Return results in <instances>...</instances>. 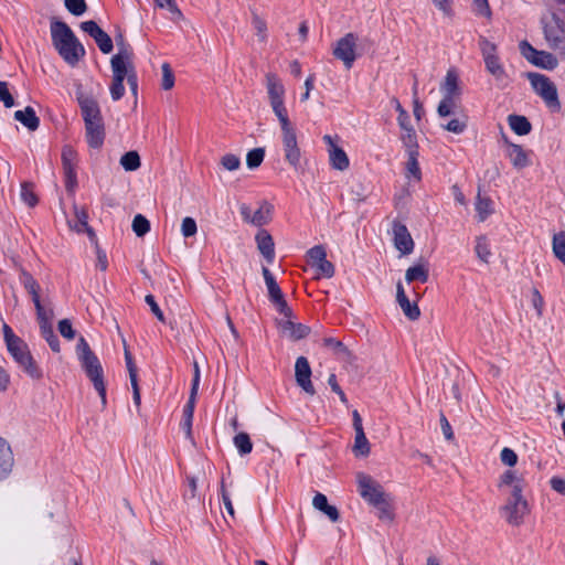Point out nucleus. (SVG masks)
I'll list each match as a JSON object with an SVG mask.
<instances>
[{
  "instance_id": "31",
  "label": "nucleus",
  "mask_w": 565,
  "mask_h": 565,
  "mask_svg": "<svg viewBox=\"0 0 565 565\" xmlns=\"http://www.w3.org/2000/svg\"><path fill=\"white\" fill-rule=\"evenodd\" d=\"M14 118L31 131H34L39 128V117L35 115L34 109L30 106L25 107L23 110H17L14 113Z\"/></svg>"
},
{
  "instance_id": "51",
  "label": "nucleus",
  "mask_w": 565,
  "mask_h": 565,
  "mask_svg": "<svg viewBox=\"0 0 565 565\" xmlns=\"http://www.w3.org/2000/svg\"><path fill=\"white\" fill-rule=\"evenodd\" d=\"M21 199L30 207H34L38 204V196L33 191V188L29 183L21 185Z\"/></svg>"
},
{
  "instance_id": "36",
  "label": "nucleus",
  "mask_w": 565,
  "mask_h": 565,
  "mask_svg": "<svg viewBox=\"0 0 565 565\" xmlns=\"http://www.w3.org/2000/svg\"><path fill=\"white\" fill-rule=\"evenodd\" d=\"M119 163L125 171L132 172L141 167V159L136 150H130L120 157Z\"/></svg>"
},
{
  "instance_id": "43",
  "label": "nucleus",
  "mask_w": 565,
  "mask_h": 565,
  "mask_svg": "<svg viewBox=\"0 0 565 565\" xmlns=\"http://www.w3.org/2000/svg\"><path fill=\"white\" fill-rule=\"evenodd\" d=\"M458 102L459 97L443 96V99L437 107L438 115L440 117H447L454 114L455 108L458 106Z\"/></svg>"
},
{
  "instance_id": "44",
  "label": "nucleus",
  "mask_w": 565,
  "mask_h": 565,
  "mask_svg": "<svg viewBox=\"0 0 565 565\" xmlns=\"http://www.w3.org/2000/svg\"><path fill=\"white\" fill-rule=\"evenodd\" d=\"M418 152H411L408 153V160L406 162V177L414 178L416 181H420L422 179V171L417 161Z\"/></svg>"
},
{
  "instance_id": "29",
  "label": "nucleus",
  "mask_w": 565,
  "mask_h": 565,
  "mask_svg": "<svg viewBox=\"0 0 565 565\" xmlns=\"http://www.w3.org/2000/svg\"><path fill=\"white\" fill-rule=\"evenodd\" d=\"M443 96L459 97L461 94L459 85V75L455 70H448L440 85Z\"/></svg>"
},
{
  "instance_id": "57",
  "label": "nucleus",
  "mask_w": 565,
  "mask_h": 565,
  "mask_svg": "<svg viewBox=\"0 0 565 565\" xmlns=\"http://www.w3.org/2000/svg\"><path fill=\"white\" fill-rule=\"evenodd\" d=\"M58 331L61 335L67 340H73L75 338V331L72 327L71 320L62 319L58 321Z\"/></svg>"
},
{
  "instance_id": "32",
  "label": "nucleus",
  "mask_w": 565,
  "mask_h": 565,
  "mask_svg": "<svg viewBox=\"0 0 565 565\" xmlns=\"http://www.w3.org/2000/svg\"><path fill=\"white\" fill-rule=\"evenodd\" d=\"M274 206L264 201L259 204L258 209L253 212L250 223L257 226L267 224L271 220Z\"/></svg>"
},
{
  "instance_id": "20",
  "label": "nucleus",
  "mask_w": 565,
  "mask_h": 565,
  "mask_svg": "<svg viewBox=\"0 0 565 565\" xmlns=\"http://www.w3.org/2000/svg\"><path fill=\"white\" fill-rule=\"evenodd\" d=\"M81 29L95 40L96 44L103 53L108 54L111 52L113 41L110 36L104 32L95 21L82 22Z\"/></svg>"
},
{
  "instance_id": "13",
  "label": "nucleus",
  "mask_w": 565,
  "mask_h": 565,
  "mask_svg": "<svg viewBox=\"0 0 565 565\" xmlns=\"http://www.w3.org/2000/svg\"><path fill=\"white\" fill-rule=\"evenodd\" d=\"M113 77L128 79L134 75L135 66L132 62V51L122 44L118 53L113 55L110 60Z\"/></svg>"
},
{
  "instance_id": "49",
  "label": "nucleus",
  "mask_w": 565,
  "mask_h": 565,
  "mask_svg": "<svg viewBox=\"0 0 565 565\" xmlns=\"http://www.w3.org/2000/svg\"><path fill=\"white\" fill-rule=\"evenodd\" d=\"M499 456L503 466L508 467V469H514L518 463L519 456L512 448H502Z\"/></svg>"
},
{
  "instance_id": "25",
  "label": "nucleus",
  "mask_w": 565,
  "mask_h": 565,
  "mask_svg": "<svg viewBox=\"0 0 565 565\" xmlns=\"http://www.w3.org/2000/svg\"><path fill=\"white\" fill-rule=\"evenodd\" d=\"M396 301L403 310L404 315L409 320H417L420 316V310L416 302H411L405 294V289L401 281L396 285Z\"/></svg>"
},
{
  "instance_id": "55",
  "label": "nucleus",
  "mask_w": 565,
  "mask_h": 565,
  "mask_svg": "<svg viewBox=\"0 0 565 565\" xmlns=\"http://www.w3.org/2000/svg\"><path fill=\"white\" fill-rule=\"evenodd\" d=\"M124 81L125 79L115 78V77H113V79H111V83L109 86V92H110L111 99L115 102L119 100L125 94Z\"/></svg>"
},
{
  "instance_id": "23",
  "label": "nucleus",
  "mask_w": 565,
  "mask_h": 565,
  "mask_svg": "<svg viewBox=\"0 0 565 565\" xmlns=\"http://www.w3.org/2000/svg\"><path fill=\"white\" fill-rule=\"evenodd\" d=\"M85 137L88 146L99 149L105 140V125L103 120L85 124Z\"/></svg>"
},
{
  "instance_id": "54",
  "label": "nucleus",
  "mask_w": 565,
  "mask_h": 565,
  "mask_svg": "<svg viewBox=\"0 0 565 565\" xmlns=\"http://www.w3.org/2000/svg\"><path fill=\"white\" fill-rule=\"evenodd\" d=\"M198 232V225L193 217L186 216L182 220L181 223V233L182 235L188 238L192 237Z\"/></svg>"
},
{
  "instance_id": "39",
  "label": "nucleus",
  "mask_w": 565,
  "mask_h": 565,
  "mask_svg": "<svg viewBox=\"0 0 565 565\" xmlns=\"http://www.w3.org/2000/svg\"><path fill=\"white\" fill-rule=\"evenodd\" d=\"M475 252H476L478 258L482 263L489 264V262L491 259V256H492V253H491L490 244H489L488 239L484 236L477 237L476 246H475Z\"/></svg>"
},
{
  "instance_id": "56",
  "label": "nucleus",
  "mask_w": 565,
  "mask_h": 565,
  "mask_svg": "<svg viewBox=\"0 0 565 565\" xmlns=\"http://www.w3.org/2000/svg\"><path fill=\"white\" fill-rule=\"evenodd\" d=\"M65 7L74 15H82L87 9L85 0H65Z\"/></svg>"
},
{
  "instance_id": "33",
  "label": "nucleus",
  "mask_w": 565,
  "mask_h": 565,
  "mask_svg": "<svg viewBox=\"0 0 565 565\" xmlns=\"http://www.w3.org/2000/svg\"><path fill=\"white\" fill-rule=\"evenodd\" d=\"M352 452L356 458H366L371 452V445L365 436L364 430L355 431Z\"/></svg>"
},
{
  "instance_id": "1",
  "label": "nucleus",
  "mask_w": 565,
  "mask_h": 565,
  "mask_svg": "<svg viewBox=\"0 0 565 565\" xmlns=\"http://www.w3.org/2000/svg\"><path fill=\"white\" fill-rule=\"evenodd\" d=\"M265 89L268 105L280 128V141L285 161L294 169L300 167L302 151L298 141L296 126L289 117L286 106V87L282 79L274 72L265 74Z\"/></svg>"
},
{
  "instance_id": "24",
  "label": "nucleus",
  "mask_w": 565,
  "mask_h": 565,
  "mask_svg": "<svg viewBox=\"0 0 565 565\" xmlns=\"http://www.w3.org/2000/svg\"><path fill=\"white\" fill-rule=\"evenodd\" d=\"M75 221L70 226L76 233H86L92 239L95 238V232L88 225V212L86 207L73 205Z\"/></svg>"
},
{
  "instance_id": "7",
  "label": "nucleus",
  "mask_w": 565,
  "mask_h": 565,
  "mask_svg": "<svg viewBox=\"0 0 565 565\" xmlns=\"http://www.w3.org/2000/svg\"><path fill=\"white\" fill-rule=\"evenodd\" d=\"M480 50L486 70L495 78V81H504L508 75L502 63L500 62L497 44L487 39H482L480 41Z\"/></svg>"
},
{
  "instance_id": "53",
  "label": "nucleus",
  "mask_w": 565,
  "mask_h": 565,
  "mask_svg": "<svg viewBox=\"0 0 565 565\" xmlns=\"http://www.w3.org/2000/svg\"><path fill=\"white\" fill-rule=\"evenodd\" d=\"M253 26L256 31V36L260 43L267 41V23L264 19L258 15L253 18Z\"/></svg>"
},
{
  "instance_id": "52",
  "label": "nucleus",
  "mask_w": 565,
  "mask_h": 565,
  "mask_svg": "<svg viewBox=\"0 0 565 565\" xmlns=\"http://www.w3.org/2000/svg\"><path fill=\"white\" fill-rule=\"evenodd\" d=\"M435 8L444 18L451 19L455 15L452 0H431Z\"/></svg>"
},
{
  "instance_id": "34",
  "label": "nucleus",
  "mask_w": 565,
  "mask_h": 565,
  "mask_svg": "<svg viewBox=\"0 0 565 565\" xmlns=\"http://www.w3.org/2000/svg\"><path fill=\"white\" fill-rule=\"evenodd\" d=\"M478 220L486 221L493 213V203L489 196L478 193L475 203Z\"/></svg>"
},
{
  "instance_id": "3",
  "label": "nucleus",
  "mask_w": 565,
  "mask_h": 565,
  "mask_svg": "<svg viewBox=\"0 0 565 565\" xmlns=\"http://www.w3.org/2000/svg\"><path fill=\"white\" fill-rule=\"evenodd\" d=\"M22 281L24 288L32 297L42 337L46 340L52 351L58 353L61 351L60 341L51 324L53 312L52 310H46L41 303L40 285L32 275L25 271L22 274Z\"/></svg>"
},
{
  "instance_id": "21",
  "label": "nucleus",
  "mask_w": 565,
  "mask_h": 565,
  "mask_svg": "<svg viewBox=\"0 0 565 565\" xmlns=\"http://www.w3.org/2000/svg\"><path fill=\"white\" fill-rule=\"evenodd\" d=\"M77 100L81 107L84 124L103 120L97 100L86 94H78Z\"/></svg>"
},
{
  "instance_id": "60",
  "label": "nucleus",
  "mask_w": 565,
  "mask_h": 565,
  "mask_svg": "<svg viewBox=\"0 0 565 565\" xmlns=\"http://www.w3.org/2000/svg\"><path fill=\"white\" fill-rule=\"evenodd\" d=\"M532 305L536 311L537 317H542L544 311V298L536 288L532 290Z\"/></svg>"
},
{
  "instance_id": "47",
  "label": "nucleus",
  "mask_w": 565,
  "mask_h": 565,
  "mask_svg": "<svg viewBox=\"0 0 565 565\" xmlns=\"http://www.w3.org/2000/svg\"><path fill=\"white\" fill-rule=\"evenodd\" d=\"M265 158V149L264 148H254L249 150L246 154V166L248 169L258 168Z\"/></svg>"
},
{
  "instance_id": "42",
  "label": "nucleus",
  "mask_w": 565,
  "mask_h": 565,
  "mask_svg": "<svg viewBox=\"0 0 565 565\" xmlns=\"http://www.w3.org/2000/svg\"><path fill=\"white\" fill-rule=\"evenodd\" d=\"M220 166L227 172L237 171L241 168V158L232 152L224 153L220 158Z\"/></svg>"
},
{
  "instance_id": "8",
  "label": "nucleus",
  "mask_w": 565,
  "mask_h": 565,
  "mask_svg": "<svg viewBox=\"0 0 565 565\" xmlns=\"http://www.w3.org/2000/svg\"><path fill=\"white\" fill-rule=\"evenodd\" d=\"M359 36L352 32L340 38L333 46V56L341 61L345 68H351L358 57Z\"/></svg>"
},
{
  "instance_id": "45",
  "label": "nucleus",
  "mask_w": 565,
  "mask_h": 565,
  "mask_svg": "<svg viewBox=\"0 0 565 565\" xmlns=\"http://www.w3.org/2000/svg\"><path fill=\"white\" fill-rule=\"evenodd\" d=\"M233 443L241 455H247L253 449V444L247 433H238L234 436Z\"/></svg>"
},
{
  "instance_id": "12",
  "label": "nucleus",
  "mask_w": 565,
  "mask_h": 565,
  "mask_svg": "<svg viewBox=\"0 0 565 565\" xmlns=\"http://www.w3.org/2000/svg\"><path fill=\"white\" fill-rule=\"evenodd\" d=\"M529 512L530 507L524 495L508 498L505 504L502 507L505 521L513 526L521 525Z\"/></svg>"
},
{
  "instance_id": "63",
  "label": "nucleus",
  "mask_w": 565,
  "mask_h": 565,
  "mask_svg": "<svg viewBox=\"0 0 565 565\" xmlns=\"http://www.w3.org/2000/svg\"><path fill=\"white\" fill-rule=\"evenodd\" d=\"M146 302L149 305L152 313L157 317V319L161 322H166V318L158 303L156 302L153 296L147 295L145 298Z\"/></svg>"
},
{
  "instance_id": "17",
  "label": "nucleus",
  "mask_w": 565,
  "mask_h": 565,
  "mask_svg": "<svg viewBox=\"0 0 565 565\" xmlns=\"http://www.w3.org/2000/svg\"><path fill=\"white\" fill-rule=\"evenodd\" d=\"M338 140V137L323 136V141L328 146V157L331 167L338 171H345L350 166V160L342 147L339 146Z\"/></svg>"
},
{
  "instance_id": "37",
  "label": "nucleus",
  "mask_w": 565,
  "mask_h": 565,
  "mask_svg": "<svg viewBox=\"0 0 565 565\" xmlns=\"http://www.w3.org/2000/svg\"><path fill=\"white\" fill-rule=\"evenodd\" d=\"M532 64L545 70H553L557 66L558 62L553 54L544 51H539L537 54H535V56L533 57Z\"/></svg>"
},
{
  "instance_id": "30",
  "label": "nucleus",
  "mask_w": 565,
  "mask_h": 565,
  "mask_svg": "<svg viewBox=\"0 0 565 565\" xmlns=\"http://www.w3.org/2000/svg\"><path fill=\"white\" fill-rule=\"evenodd\" d=\"M312 505L315 509L323 512L332 522H337L340 519L338 509L328 503V499L323 493H317L313 497Z\"/></svg>"
},
{
  "instance_id": "11",
  "label": "nucleus",
  "mask_w": 565,
  "mask_h": 565,
  "mask_svg": "<svg viewBox=\"0 0 565 565\" xmlns=\"http://www.w3.org/2000/svg\"><path fill=\"white\" fill-rule=\"evenodd\" d=\"M307 260L316 270V279L333 277L334 266L327 259V252L322 245L310 248L307 252Z\"/></svg>"
},
{
  "instance_id": "27",
  "label": "nucleus",
  "mask_w": 565,
  "mask_h": 565,
  "mask_svg": "<svg viewBox=\"0 0 565 565\" xmlns=\"http://www.w3.org/2000/svg\"><path fill=\"white\" fill-rule=\"evenodd\" d=\"M255 241L259 253L268 263H273L275 258V244L271 235L266 230H260L256 234Z\"/></svg>"
},
{
  "instance_id": "59",
  "label": "nucleus",
  "mask_w": 565,
  "mask_h": 565,
  "mask_svg": "<svg viewBox=\"0 0 565 565\" xmlns=\"http://www.w3.org/2000/svg\"><path fill=\"white\" fill-rule=\"evenodd\" d=\"M324 344L327 347L332 348L335 351V353H338V354H341V355H344V356H349L350 355L349 349L341 341H338V340L332 339V338H327V339H324Z\"/></svg>"
},
{
  "instance_id": "5",
  "label": "nucleus",
  "mask_w": 565,
  "mask_h": 565,
  "mask_svg": "<svg viewBox=\"0 0 565 565\" xmlns=\"http://www.w3.org/2000/svg\"><path fill=\"white\" fill-rule=\"evenodd\" d=\"M355 480L360 497L370 505L375 504L388 494L377 480L365 472H358L355 475Z\"/></svg>"
},
{
  "instance_id": "2",
  "label": "nucleus",
  "mask_w": 565,
  "mask_h": 565,
  "mask_svg": "<svg viewBox=\"0 0 565 565\" xmlns=\"http://www.w3.org/2000/svg\"><path fill=\"white\" fill-rule=\"evenodd\" d=\"M51 36L55 50L68 65L75 66L84 57V46L65 22L53 21Z\"/></svg>"
},
{
  "instance_id": "15",
  "label": "nucleus",
  "mask_w": 565,
  "mask_h": 565,
  "mask_svg": "<svg viewBox=\"0 0 565 565\" xmlns=\"http://www.w3.org/2000/svg\"><path fill=\"white\" fill-rule=\"evenodd\" d=\"M262 274H263V277H264V280H265V284L267 287V291H268V297H269L271 303L276 307V309L281 315H287V316L290 315L291 309L287 305L284 294H282L280 287L278 286L275 277L270 273V270L267 267H263Z\"/></svg>"
},
{
  "instance_id": "18",
  "label": "nucleus",
  "mask_w": 565,
  "mask_h": 565,
  "mask_svg": "<svg viewBox=\"0 0 565 565\" xmlns=\"http://www.w3.org/2000/svg\"><path fill=\"white\" fill-rule=\"evenodd\" d=\"M284 317L277 321V327L282 337L291 341H298L306 338L310 329L309 327L297 323L292 320V312L290 315H282Z\"/></svg>"
},
{
  "instance_id": "50",
  "label": "nucleus",
  "mask_w": 565,
  "mask_h": 565,
  "mask_svg": "<svg viewBox=\"0 0 565 565\" xmlns=\"http://www.w3.org/2000/svg\"><path fill=\"white\" fill-rule=\"evenodd\" d=\"M131 226L138 237H142L150 231V222L141 214L134 217Z\"/></svg>"
},
{
  "instance_id": "22",
  "label": "nucleus",
  "mask_w": 565,
  "mask_h": 565,
  "mask_svg": "<svg viewBox=\"0 0 565 565\" xmlns=\"http://www.w3.org/2000/svg\"><path fill=\"white\" fill-rule=\"evenodd\" d=\"M394 246L399 250L401 255H408L414 249V241L403 224H395L393 227Z\"/></svg>"
},
{
  "instance_id": "58",
  "label": "nucleus",
  "mask_w": 565,
  "mask_h": 565,
  "mask_svg": "<svg viewBox=\"0 0 565 565\" xmlns=\"http://www.w3.org/2000/svg\"><path fill=\"white\" fill-rule=\"evenodd\" d=\"M391 104L395 107V109L398 111V125L399 127H406V124H409V116L407 111L402 107L399 100L397 98H392Z\"/></svg>"
},
{
  "instance_id": "38",
  "label": "nucleus",
  "mask_w": 565,
  "mask_h": 565,
  "mask_svg": "<svg viewBox=\"0 0 565 565\" xmlns=\"http://www.w3.org/2000/svg\"><path fill=\"white\" fill-rule=\"evenodd\" d=\"M405 279L407 282H412L414 280L426 282L428 280V269L424 264L412 266L406 270Z\"/></svg>"
},
{
  "instance_id": "62",
  "label": "nucleus",
  "mask_w": 565,
  "mask_h": 565,
  "mask_svg": "<svg viewBox=\"0 0 565 565\" xmlns=\"http://www.w3.org/2000/svg\"><path fill=\"white\" fill-rule=\"evenodd\" d=\"M0 100L8 108L14 105V99L7 87V83L4 82H0Z\"/></svg>"
},
{
  "instance_id": "4",
  "label": "nucleus",
  "mask_w": 565,
  "mask_h": 565,
  "mask_svg": "<svg viewBox=\"0 0 565 565\" xmlns=\"http://www.w3.org/2000/svg\"><path fill=\"white\" fill-rule=\"evenodd\" d=\"M76 352L78 359L81 361L82 367L84 369L86 375L93 382L95 390L98 392V395L102 398L103 405L106 404V386L104 382V373L103 366L95 355V353L90 350L86 340L81 337L78 339L76 345Z\"/></svg>"
},
{
  "instance_id": "40",
  "label": "nucleus",
  "mask_w": 565,
  "mask_h": 565,
  "mask_svg": "<svg viewBox=\"0 0 565 565\" xmlns=\"http://www.w3.org/2000/svg\"><path fill=\"white\" fill-rule=\"evenodd\" d=\"M175 84V76L172 71V67L169 63L164 62L161 64V79H160V87L168 92L171 90L174 87Z\"/></svg>"
},
{
  "instance_id": "16",
  "label": "nucleus",
  "mask_w": 565,
  "mask_h": 565,
  "mask_svg": "<svg viewBox=\"0 0 565 565\" xmlns=\"http://www.w3.org/2000/svg\"><path fill=\"white\" fill-rule=\"evenodd\" d=\"M8 350L14 360L33 377H40L41 374L32 359L26 344L21 340L14 341L8 345Z\"/></svg>"
},
{
  "instance_id": "48",
  "label": "nucleus",
  "mask_w": 565,
  "mask_h": 565,
  "mask_svg": "<svg viewBox=\"0 0 565 565\" xmlns=\"http://www.w3.org/2000/svg\"><path fill=\"white\" fill-rule=\"evenodd\" d=\"M467 116L462 115L461 117L451 119L448 124L443 126V128L449 132L460 135L467 129Z\"/></svg>"
},
{
  "instance_id": "35",
  "label": "nucleus",
  "mask_w": 565,
  "mask_h": 565,
  "mask_svg": "<svg viewBox=\"0 0 565 565\" xmlns=\"http://www.w3.org/2000/svg\"><path fill=\"white\" fill-rule=\"evenodd\" d=\"M510 128L519 136H525L531 132L532 125L526 117L520 115H510L508 117Z\"/></svg>"
},
{
  "instance_id": "61",
  "label": "nucleus",
  "mask_w": 565,
  "mask_h": 565,
  "mask_svg": "<svg viewBox=\"0 0 565 565\" xmlns=\"http://www.w3.org/2000/svg\"><path fill=\"white\" fill-rule=\"evenodd\" d=\"M154 1L158 7L167 8L173 15L178 17L179 19L182 18V13L175 3V0H154Z\"/></svg>"
},
{
  "instance_id": "28",
  "label": "nucleus",
  "mask_w": 565,
  "mask_h": 565,
  "mask_svg": "<svg viewBox=\"0 0 565 565\" xmlns=\"http://www.w3.org/2000/svg\"><path fill=\"white\" fill-rule=\"evenodd\" d=\"M377 512V518L380 521L392 524L395 520V511L393 505V499L390 494L382 498L375 504H373Z\"/></svg>"
},
{
  "instance_id": "9",
  "label": "nucleus",
  "mask_w": 565,
  "mask_h": 565,
  "mask_svg": "<svg viewBox=\"0 0 565 565\" xmlns=\"http://www.w3.org/2000/svg\"><path fill=\"white\" fill-rule=\"evenodd\" d=\"M61 162L65 179V189L70 194H74L77 188L76 167L78 153L71 145H64L62 147Z\"/></svg>"
},
{
  "instance_id": "10",
  "label": "nucleus",
  "mask_w": 565,
  "mask_h": 565,
  "mask_svg": "<svg viewBox=\"0 0 565 565\" xmlns=\"http://www.w3.org/2000/svg\"><path fill=\"white\" fill-rule=\"evenodd\" d=\"M531 85L534 90L544 99V102L554 109H559L557 88L548 77L542 74H529Z\"/></svg>"
},
{
  "instance_id": "6",
  "label": "nucleus",
  "mask_w": 565,
  "mask_h": 565,
  "mask_svg": "<svg viewBox=\"0 0 565 565\" xmlns=\"http://www.w3.org/2000/svg\"><path fill=\"white\" fill-rule=\"evenodd\" d=\"M525 487L524 475L516 469H507L497 479L498 490L509 498L522 497Z\"/></svg>"
},
{
  "instance_id": "46",
  "label": "nucleus",
  "mask_w": 565,
  "mask_h": 565,
  "mask_svg": "<svg viewBox=\"0 0 565 565\" xmlns=\"http://www.w3.org/2000/svg\"><path fill=\"white\" fill-rule=\"evenodd\" d=\"M553 253L565 266V232L557 233L553 236Z\"/></svg>"
},
{
  "instance_id": "26",
  "label": "nucleus",
  "mask_w": 565,
  "mask_h": 565,
  "mask_svg": "<svg viewBox=\"0 0 565 565\" xmlns=\"http://www.w3.org/2000/svg\"><path fill=\"white\" fill-rule=\"evenodd\" d=\"M14 466V458L9 443L0 437V480L9 477Z\"/></svg>"
},
{
  "instance_id": "64",
  "label": "nucleus",
  "mask_w": 565,
  "mask_h": 565,
  "mask_svg": "<svg viewBox=\"0 0 565 565\" xmlns=\"http://www.w3.org/2000/svg\"><path fill=\"white\" fill-rule=\"evenodd\" d=\"M550 484L555 492L565 495V479L561 477H553L550 480Z\"/></svg>"
},
{
  "instance_id": "14",
  "label": "nucleus",
  "mask_w": 565,
  "mask_h": 565,
  "mask_svg": "<svg viewBox=\"0 0 565 565\" xmlns=\"http://www.w3.org/2000/svg\"><path fill=\"white\" fill-rule=\"evenodd\" d=\"M504 153L509 159L511 166L516 171L524 170L532 164L531 151L523 148L519 143H514L505 136L502 137Z\"/></svg>"
},
{
  "instance_id": "41",
  "label": "nucleus",
  "mask_w": 565,
  "mask_h": 565,
  "mask_svg": "<svg viewBox=\"0 0 565 565\" xmlns=\"http://www.w3.org/2000/svg\"><path fill=\"white\" fill-rule=\"evenodd\" d=\"M401 128L404 131V134L402 135V141H403L404 146L407 148V152L408 153L418 152L417 151L418 143H417L416 132L413 129V127L411 126V124H406V127H401Z\"/></svg>"
},
{
  "instance_id": "19",
  "label": "nucleus",
  "mask_w": 565,
  "mask_h": 565,
  "mask_svg": "<svg viewBox=\"0 0 565 565\" xmlns=\"http://www.w3.org/2000/svg\"><path fill=\"white\" fill-rule=\"evenodd\" d=\"M295 380L301 390L308 395H315L316 388L311 382V367L305 356H299L295 364Z\"/></svg>"
}]
</instances>
